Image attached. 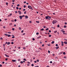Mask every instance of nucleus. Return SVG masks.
Instances as JSON below:
<instances>
[{"instance_id": "nucleus-52", "label": "nucleus", "mask_w": 67, "mask_h": 67, "mask_svg": "<svg viewBox=\"0 0 67 67\" xmlns=\"http://www.w3.org/2000/svg\"><path fill=\"white\" fill-rule=\"evenodd\" d=\"M24 16H25L24 15H23L22 16V17L23 18V17H24Z\"/></svg>"}, {"instance_id": "nucleus-24", "label": "nucleus", "mask_w": 67, "mask_h": 67, "mask_svg": "<svg viewBox=\"0 0 67 67\" xmlns=\"http://www.w3.org/2000/svg\"><path fill=\"white\" fill-rule=\"evenodd\" d=\"M39 34V33L38 32H37L36 33V35H38Z\"/></svg>"}, {"instance_id": "nucleus-63", "label": "nucleus", "mask_w": 67, "mask_h": 67, "mask_svg": "<svg viewBox=\"0 0 67 67\" xmlns=\"http://www.w3.org/2000/svg\"><path fill=\"white\" fill-rule=\"evenodd\" d=\"M8 58H6L5 59V60H8Z\"/></svg>"}, {"instance_id": "nucleus-18", "label": "nucleus", "mask_w": 67, "mask_h": 67, "mask_svg": "<svg viewBox=\"0 0 67 67\" xmlns=\"http://www.w3.org/2000/svg\"><path fill=\"white\" fill-rule=\"evenodd\" d=\"M20 63V64H23V61H21Z\"/></svg>"}, {"instance_id": "nucleus-21", "label": "nucleus", "mask_w": 67, "mask_h": 67, "mask_svg": "<svg viewBox=\"0 0 67 67\" xmlns=\"http://www.w3.org/2000/svg\"><path fill=\"white\" fill-rule=\"evenodd\" d=\"M12 25V23H10L9 24V25Z\"/></svg>"}, {"instance_id": "nucleus-15", "label": "nucleus", "mask_w": 67, "mask_h": 67, "mask_svg": "<svg viewBox=\"0 0 67 67\" xmlns=\"http://www.w3.org/2000/svg\"><path fill=\"white\" fill-rule=\"evenodd\" d=\"M8 37H10L11 36V35H8Z\"/></svg>"}, {"instance_id": "nucleus-8", "label": "nucleus", "mask_w": 67, "mask_h": 67, "mask_svg": "<svg viewBox=\"0 0 67 67\" xmlns=\"http://www.w3.org/2000/svg\"><path fill=\"white\" fill-rule=\"evenodd\" d=\"M49 17V16H46V19H48Z\"/></svg>"}, {"instance_id": "nucleus-43", "label": "nucleus", "mask_w": 67, "mask_h": 67, "mask_svg": "<svg viewBox=\"0 0 67 67\" xmlns=\"http://www.w3.org/2000/svg\"><path fill=\"white\" fill-rule=\"evenodd\" d=\"M11 32H8V33H9V34H11Z\"/></svg>"}, {"instance_id": "nucleus-16", "label": "nucleus", "mask_w": 67, "mask_h": 67, "mask_svg": "<svg viewBox=\"0 0 67 67\" xmlns=\"http://www.w3.org/2000/svg\"><path fill=\"white\" fill-rule=\"evenodd\" d=\"M44 29H41L40 30V31H44Z\"/></svg>"}, {"instance_id": "nucleus-48", "label": "nucleus", "mask_w": 67, "mask_h": 67, "mask_svg": "<svg viewBox=\"0 0 67 67\" xmlns=\"http://www.w3.org/2000/svg\"><path fill=\"white\" fill-rule=\"evenodd\" d=\"M12 37V38H14V37H15V36H13Z\"/></svg>"}, {"instance_id": "nucleus-23", "label": "nucleus", "mask_w": 67, "mask_h": 67, "mask_svg": "<svg viewBox=\"0 0 67 67\" xmlns=\"http://www.w3.org/2000/svg\"><path fill=\"white\" fill-rule=\"evenodd\" d=\"M49 29H48V28H47L46 29V31H47L48 30H49Z\"/></svg>"}, {"instance_id": "nucleus-57", "label": "nucleus", "mask_w": 67, "mask_h": 67, "mask_svg": "<svg viewBox=\"0 0 67 67\" xmlns=\"http://www.w3.org/2000/svg\"><path fill=\"white\" fill-rule=\"evenodd\" d=\"M50 63H51V64H52V61H50Z\"/></svg>"}, {"instance_id": "nucleus-49", "label": "nucleus", "mask_w": 67, "mask_h": 67, "mask_svg": "<svg viewBox=\"0 0 67 67\" xmlns=\"http://www.w3.org/2000/svg\"><path fill=\"white\" fill-rule=\"evenodd\" d=\"M64 40L65 41H66V42H67V39H64Z\"/></svg>"}, {"instance_id": "nucleus-12", "label": "nucleus", "mask_w": 67, "mask_h": 67, "mask_svg": "<svg viewBox=\"0 0 67 67\" xmlns=\"http://www.w3.org/2000/svg\"><path fill=\"white\" fill-rule=\"evenodd\" d=\"M54 42H54V41H52V42L51 43H52V44H54Z\"/></svg>"}, {"instance_id": "nucleus-56", "label": "nucleus", "mask_w": 67, "mask_h": 67, "mask_svg": "<svg viewBox=\"0 0 67 67\" xmlns=\"http://www.w3.org/2000/svg\"><path fill=\"white\" fill-rule=\"evenodd\" d=\"M30 64H28L27 65L29 66H30Z\"/></svg>"}, {"instance_id": "nucleus-3", "label": "nucleus", "mask_w": 67, "mask_h": 67, "mask_svg": "<svg viewBox=\"0 0 67 67\" xmlns=\"http://www.w3.org/2000/svg\"><path fill=\"white\" fill-rule=\"evenodd\" d=\"M5 56L6 57H9V55H7L6 54H5Z\"/></svg>"}, {"instance_id": "nucleus-17", "label": "nucleus", "mask_w": 67, "mask_h": 67, "mask_svg": "<svg viewBox=\"0 0 67 67\" xmlns=\"http://www.w3.org/2000/svg\"><path fill=\"white\" fill-rule=\"evenodd\" d=\"M63 52H60V54H63Z\"/></svg>"}, {"instance_id": "nucleus-41", "label": "nucleus", "mask_w": 67, "mask_h": 67, "mask_svg": "<svg viewBox=\"0 0 67 67\" xmlns=\"http://www.w3.org/2000/svg\"><path fill=\"white\" fill-rule=\"evenodd\" d=\"M58 44H55V46H58Z\"/></svg>"}, {"instance_id": "nucleus-26", "label": "nucleus", "mask_w": 67, "mask_h": 67, "mask_svg": "<svg viewBox=\"0 0 67 67\" xmlns=\"http://www.w3.org/2000/svg\"><path fill=\"white\" fill-rule=\"evenodd\" d=\"M26 48L25 47H23V49H25Z\"/></svg>"}, {"instance_id": "nucleus-61", "label": "nucleus", "mask_w": 67, "mask_h": 67, "mask_svg": "<svg viewBox=\"0 0 67 67\" xmlns=\"http://www.w3.org/2000/svg\"><path fill=\"white\" fill-rule=\"evenodd\" d=\"M48 53H50V51H48Z\"/></svg>"}, {"instance_id": "nucleus-39", "label": "nucleus", "mask_w": 67, "mask_h": 67, "mask_svg": "<svg viewBox=\"0 0 67 67\" xmlns=\"http://www.w3.org/2000/svg\"><path fill=\"white\" fill-rule=\"evenodd\" d=\"M37 62H39V60L38 59L37 60Z\"/></svg>"}, {"instance_id": "nucleus-59", "label": "nucleus", "mask_w": 67, "mask_h": 67, "mask_svg": "<svg viewBox=\"0 0 67 67\" xmlns=\"http://www.w3.org/2000/svg\"><path fill=\"white\" fill-rule=\"evenodd\" d=\"M46 27V26H43V28H45Z\"/></svg>"}, {"instance_id": "nucleus-45", "label": "nucleus", "mask_w": 67, "mask_h": 67, "mask_svg": "<svg viewBox=\"0 0 67 67\" xmlns=\"http://www.w3.org/2000/svg\"><path fill=\"white\" fill-rule=\"evenodd\" d=\"M27 63L29 64H30V62H28Z\"/></svg>"}, {"instance_id": "nucleus-50", "label": "nucleus", "mask_w": 67, "mask_h": 67, "mask_svg": "<svg viewBox=\"0 0 67 67\" xmlns=\"http://www.w3.org/2000/svg\"><path fill=\"white\" fill-rule=\"evenodd\" d=\"M20 59H18V61H19V62H20Z\"/></svg>"}, {"instance_id": "nucleus-29", "label": "nucleus", "mask_w": 67, "mask_h": 67, "mask_svg": "<svg viewBox=\"0 0 67 67\" xmlns=\"http://www.w3.org/2000/svg\"><path fill=\"white\" fill-rule=\"evenodd\" d=\"M6 4L7 5H8V2L6 3Z\"/></svg>"}, {"instance_id": "nucleus-27", "label": "nucleus", "mask_w": 67, "mask_h": 67, "mask_svg": "<svg viewBox=\"0 0 67 67\" xmlns=\"http://www.w3.org/2000/svg\"><path fill=\"white\" fill-rule=\"evenodd\" d=\"M8 44V42H7L5 43V45H6V44Z\"/></svg>"}, {"instance_id": "nucleus-5", "label": "nucleus", "mask_w": 67, "mask_h": 67, "mask_svg": "<svg viewBox=\"0 0 67 67\" xmlns=\"http://www.w3.org/2000/svg\"><path fill=\"white\" fill-rule=\"evenodd\" d=\"M18 12L19 13V14H21V12L20 11H18Z\"/></svg>"}, {"instance_id": "nucleus-64", "label": "nucleus", "mask_w": 67, "mask_h": 67, "mask_svg": "<svg viewBox=\"0 0 67 67\" xmlns=\"http://www.w3.org/2000/svg\"><path fill=\"white\" fill-rule=\"evenodd\" d=\"M64 27L65 28L66 27V26H64Z\"/></svg>"}, {"instance_id": "nucleus-54", "label": "nucleus", "mask_w": 67, "mask_h": 67, "mask_svg": "<svg viewBox=\"0 0 67 67\" xmlns=\"http://www.w3.org/2000/svg\"><path fill=\"white\" fill-rule=\"evenodd\" d=\"M21 27H19V30H21Z\"/></svg>"}, {"instance_id": "nucleus-60", "label": "nucleus", "mask_w": 67, "mask_h": 67, "mask_svg": "<svg viewBox=\"0 0 67 67\" xmlns=\"http://www.w3.org/2000/svg\"><path fill=\"white\" fill-rule=\"evenodd\" d=\"M49 32H51V30H49Z\"/></svg>"}, {"instance_id": "nucleus-11", "label": "nucleus", "mask_w": 67, "mask_h": 67, "mask_svg": "<svg viewBox=\"0 0 67 67\" xmlns=\"http://www.w3.org/2000/svg\"><path fill=\"white\" fill-rule=\"evenodd\" d=\"M36 22L37 23H40V22L38 21H36Z\"/></svg>"}, {"instance_id": "nucleus-19", "label": "nucleus", "mask_w": 67, "mask_h": 67, "mask_svg": "<svg viewBox=\"0 0 67 67\" xmlns=\"http://www.w3.org/2000/svg\"><path fill=\"white\" fill-rule=\"evenodd\" d=\"M59 48V47H56V48L57 49H58Z\"/></svg>"}, {"instance_id": "nucleus-40", "label": "nucleus", "mask_w": 67, "mask_h": 67, "mask_svg": "<svg viewBox=\"0 0 67 67\" xmlns=\"http://www.w3.org/2000/svg\"><path fill=\"white\" fill-rule=\"evenodd\" d=\"M12 30L13 31H14V28H13L12 29Z\"/></svg>"}, {"instance_id": "nucleus-53", "label": "nucleus", "mask_w": 67, "mask_h": 67, "mask_svg": "<svg viewBox=\"0 0 67 67\" xmlns=\"http://www.w3.org/2000/svg\"><path fill=\"white\" fill-rule=\"evenodd\" d=\"M51 46V45H50V44H48V46Z\"/></svg>"}, {"instance_id": "nucleus-30", "label": "nucleus", "mask_w": 67, "mask_h": 67, "mask_svg": "<svg viewBox=\"0 0 67 67\" xmlns=\"http://www.w3.org/2000/svg\"><path fill=\"white\" fill-rule=\"evenodd\" d=\"M26 11H25L24 13V14H26Z\"/></svg>"}, {"instance_id": "nucleus-25", "label": "nucleus", "mask_w": 67, "mask_h": 67, "mask_svg": "<svg viewBox=\"0 0 67 67\" xmlns=\"http://www.w3.org/2000/svg\"><path fill=\"white\" fill-rule=\"evenodd\" d=\"M40 37H41V36H40L39 37L37 38H38V39H39V38H40Z\"/></svg>"}, {"instance_id": "nucleus-35", "label": "nucleus", "mask_w": 67, "mask_h": 67, "mask_svg": "<svg viewBox=\"0 0 67 67\" xmlns=\"http://www.w3.org/2000/svg\"><path fill=\"white\" fill-rule=\"evenodd\" d=\"M18 48V49H21V47H19Z\"/></svg>"}, {"instance_id": "nucleus-34", "label": "nucleus", "mask_w": 67, "mask_h": 67, "mask_svg": "<svg viewBox=\"0 0 67 67\" xmlns=\"http://www.w3.org/2000/svg\"><path fill=\"white\" fill-rule=\"evenodd\" d=\"M14 44V42H11L12 44Z\"/></svg>"}, {"instance_id": "nucleus-1", "label": "nucleus", "mask_w": 67, "mask_h": 67, "mask_svg": "<svg viewBox=\"0 0 67 67\" xmlns=\"http://www.w3.org/2000/svg\"><path fill=\"white\" fill-rule=\"evenodd\" d=\"M57 23V21L56 20H54L52 21V23L53 24H55V23Z\"/></svg>"}, {"instance_id": "nucleus-36", "label": "nucleus", "mask_w": 67, "mask_h": 67, "mask_svg": "<svg viewBox=\"0 0 67 67\" xmlns=\"http://www.w3.org/2000/svg\"><path fill=\"white\" fill-rule=\"evenodd\" d=\"M63 34H66V35H67V34L66 33H63Z\"/></svg>"}, {"instance_id": "nucleus-32", "label": "nucleus", "mask_w": 67, "mask_h": 67, "mask_svg": "<svg viewBox=\"0 0 67 67\" xmlns=\"http://www.w3.org/2000/svg\"><path fill=\"white\" fill-rule=\"evenodd\" d=\"M16 9H17V10H18V9H19V7H16Z\"/></svg>"}, {"instance_id": "nucleus-42", "label": "nucleus", "mask_w": 67, "mask_h": 67, "mask_svg": "<svg viewBox=\"0 0 67 67\" xmlns=\"http://www.w3.org/2000/svg\"><path fill=\"white\" fill-rule=\"evenodd\" d=\"M17 7H19L20 6V4H18L17 5Z\"/></svg>"}, {"instance_id": "nucleus-47", "label": "nucleus", "mask_w": 67, "mask_h": 67, "mask_svg": "<svg viewBox=\"0 0 67 67\" xmlns=\"http://www.w3.org/2000/svg\"><path fill=\"white\" fill-rule=\"evenodd\" d=\"M34 63H37V62H36V61H34Z\"/></svg>"}, {"instance_id": "nucleus-28", "label": "nucleus", "mask_w": 67, "mask_h": 67, "mask_svg": "<svg viewBox=\"0 0 67 67\" xmlns=\"http://www.w3.org/2000/svg\"><path fill=\"white\" fill-rule=\"evenodd\" d=\"M64 31V29H62L61 30V32H63Z\"/></svg>"}, {"instance_id": "nucleus-51", "label": "nucleus", "mask_w": 67, "mask_h": 67, "mask_svg": "<svg viewBox=\"0 0 67 67\" xmlns=\"http://www.w3.org/2000/svg\"><path fill=\"white\" fill-rule=\"evenodd\" d=\"M59 26H60L59 25H57V27H59Z\"/></svg>"}, {"instance_id": "nucleus-44", "label": "nucleus", "mask_w": 67, "mask_h": 67, "mask_svg": "<svg viewBox=\"0 0 67 67\" xmlns=\"http://www.w3.org/2000/svg\"><path fill=\"white\" fill-rule=\"evenodd\" d=\"M32 40L33 41H35V39L34 38H32Z\"/></svg>"}, {"instance_id": "nucleus-55", "label": "nucleus", "mask_w": 67, "mask_h": 67, "mask_svg": "<svg viewBox=\"0 0 67 67\" xmlns=\"http://www.w3.org/2000/svg\"><path fill=\"white\" fill-rule=\"evenodd\" d=\"M14 20H11L12 22H14Z\"/></svg>"}, {"instance_id": "nucleus-13", "label": "nucleus", "mask_w": 67, "mask_h": 67, "mask_svg": "<svg viewBox=\"0 0 67 67\" xmlns=\"http://www.w3.org/2000/svg\"><path fill=\"white\" fill-rule=\"evenodd\" d=\"M63 55H65V54H66V53L65 52H63Z\"/></svg>"}, {"instance_id": "nucleus-9", "label": "nucleus", "mask_w": 67, "mask_h": 67, "mask_svg": "<svg viewBox=\"0 0 67 67\" xmlns=\"http://www.w3.org/2000/svg\"><path fill=\"white\" fill-rule=\"evenodd\" d=\"M64 43L65 44H67V42L66 41H65L64 42Z\"/></svg>"}, {"instance_id": "nucleus-38", "label": "nucleus", "mask_w": 67, "mask_h": 67, "mask_svg": "<svg viewBox=\"0 0 67 67\" xmlns=\"http://www.w3.org/2000/svg\"><path fill=\"white\" fill-rule=\"evenodd\" d=\"M36 52V53H38V51H35Z\"/></svg>"}, {"instance_id": "nucleus-58", "label": "nucleus", "mask_w": 67, "mask_h": 67, "mask_svg": "<svg viewBox=\"0 0 67 67\" xmlns=\"http://www.w3.org/2000/svg\"><path fill=\"white\" fill-rule=\"evenodd\" d=\"M14 21H15V22H16V19H15Z\"/></svg>"}, {"instance_id": "nucleus-33", "label": "nucleus", "mask_w": 67, "mask_h": 67, "mask_svg": "<svg viewBox=\"0 0 67 67\" xmlns=\"http://www.w3.org/2000/svg\"><path fill=\"white\" fill-rule=\"evenodd\" d=\"M39 49H40V50H42V48H39Z\"/></svg>"}, {"instance_id": "nucleus-62", "label": "nucleus", "mask_w": 67, "mask_h": 67, "mask_svg": "<svg viewBox=\"0 0 67 67\" xmlns=\"http://www.w3.org/2000/svg\"><path fill=\"white\" fill-rule=\"evenodd\" d=\"M5 36H7V35H8V34H5Z\"/></svg>"}, {"instance_id": "nucleus-6", "label": "nucleus", "mask_w": 67, "mask_h": 67, "mask_svg": "<svg viewBox=\"0 0 67 67\" xmlns=\"http://www.w3.org/2000/svg\"><path fill=\"white\" fill-rule=\"evenodd\" d=\"M19 18L20 19H22V16H19Z\"/></svg>"}, {"instance_id": "nucleus-31", "label": "nucleus", "mask_w": 67, "mask_h": 67, "mask_svg": "<svg viewBox=\"0 0 67 67\" xmlns=\"http://www.w3.org/2000/svg\"><path fill=\"white\" fill-rule=\"evenodd\" d=\"M26 6H25V5H24V8H26Z\"/></svg>"}, {"instance_id": "nucleus-7", "label": "nucleus", "mask_w": 67, "mask_h": 67, "mask_svg": "<svg viewBox=\"0 0 67 67\" xmlns=\"http://www.w3.org/2000/svg\"><path fill=\"white\" fill-rule=\"evenodd\" d=\"M25 18L26 19H27L29 17L27 15H25Z\"/></svg>"}, {"instance_id": "nucleus-2", "label": "nucleus", "mask_w": 67, "mask_h": 67, "mask_svg": "<svg viewBox=\"0 0 67 67\" xmlns=\"http://www.w3.org/2000/svg\"><path fill=\"white\" fill-rule=\"evenodd\" d=\"M28 8L29 9H31V10H33V8H32V7H31V6H30V5L28 6Z\"/></svg>"}, {"instance_id": "nucleus-10", "label": "nucleus", "mask_w": 67, "mask_h": 67, "mask_svg": "<svg viewBox=\"0 0 67 67\" xmlns=\"http://www.w3.org/2000/svg\"><path fill=\"white\" fill-rule=\"evenodd\" d=\"M10 42H8L7 43V45H10Z\"/></svg>"}, {"instance_id": "nucleus-20", "label": "nucleus", "mask_w": 67, "mask_h": 67, "mask_svg": "<svg viewBox=\"0 0 67 67\" xmlns=\"http://www.w3.org/2000/svg\"><path fill=\"white\" fill-rule=\"evenodd\" d=\"M24 60H25V61H26L27 60L25 58L24 59H23Z\"/></svg>"}, {"instance_id": "nucleus-37", "label": "nucleus", "mask_w": 67, "mask_h": 67, "mask_svg": "<svg viewBox=\"0 0 67 67\" xmlns=\"http://www.w3.org/2000/svg\"><path fill=\"white\" fill-rule=\"evenodd\" d=\"M65 31H62V33H65Z\"/></svg>"}, {"instance_id": "nucleus-46", "label": "nucleus", "mask_w": 67, "mask_h": 67, "mask_svg": "<svg viewBox=\"0 0 67 67\" xmlns=\"http://www.w3.org/2000/svg\"><path fill=\"white\" fill-rule=\"evenodd\" d=\"M32 66H34V64H32V65H31Z\"/></svg>"}, {"instance_id": "nucleus-14", "label": "nucleus", "mask_w": 67, "mask_h": 67, "mask_svg": "<svg viewBox=\"0 0 67 67\" xmlns=\"http://www.w3.org/2000/svg\"><path fill=\"white\" fill-rule=\"evenodd\" d=\"M52 36V35H49V37H51Z\"/></svg>"}, {"instance_id": "nucleus-22", "label": "nucleus", "mask_w": 67, "mask_h": 67, "mask_svg": "<svg viewBox=\"0 0 67 67\" xmlns=\"http://www.w3.org/2000/svg\"><path fill=\"white\" fill-rule=\"evenodd\" d=\"M57 32V31H54V33H56V32Z\"/></svg>"}, {"instance_id": "nucleus-4", "label": "nucleus", "mask_w": 67, "mask_h": 67, "mask_svg": "<svg viewBox=\"0 0 67 67\" xmlns=\"http://www.w3.org/2000/svg\"><path fill=\"white\" fill-rule=\"evenodd\" d=\"M12 61L13 62H16V60H12Z\"/></svg>"}]
</instances>
